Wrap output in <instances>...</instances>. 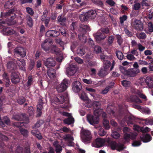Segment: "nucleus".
Returning <instances> with one entry per match:
<instances>
[{
  "label": "nucleus",
  "mask_w": 153,
  "mask_h": 153,
  "mask_svg": "<svg viewBox=\"0 0 153 153\" xmlns=\"http://www.w3.org/2000/svg\"><path fill=\"white\" fill-rule=\"evenodd\" d=\"M6 22L2 19H0V29H2L5 27Z\"/></svg>",
  "instance_id": "nucleus-58"
},
{
  "label": "nucleus",
  "mask_w": 153,
  "mask_h": 153,
  "mask_svg": "<svg viewBox=\"0 0 153 153\" xmlns=\"http://www.w3.org/2000/svg\"><path fill=\"white\" fill-rule=\"evenodd\" d=\"M112 137L115 139L119 138L120 136V134L117 131L113 132L111 134Z\"/></svg>",
  "instance_id": "nucleus-50"
},
{
  "label": "nucleus",
  "mask_w": 153,
  "mask_h": 153,
  "mask_svg": "<svg viewBox=\"0 0 153 153\" xmlns=\"http://www.w3.org/2000/svg\"><path fill=\"white\" fill-rule=\"evenodd\" d=\"M7 67L9 71L11 72H13L16 69V66L15 62V60L13 61H9L7 63Z\"/></svg>",
  "instance_id": "nucleus-21"
},
{
  "label": "nucleus",
  "mask_w": 153,
  "mask_h": 153,
  "mask_svg": "<svg viewBox=\"0 0 153 153\" xmlns=\"http://www.w3.org/2000/svg\"><path fill=\"white\" fill-rule=\"evenodd\" d=\"M93 2L94 4L101 7H102L104 5L103 3L100 0H94Z\"/></svg>",
  "instance_id": "nucleus-49"
},
{
  "label": "nucleus",
  "mask_w": 153,
  "mask_h": 153,
  "mask_svg": "<svg viewBox=\"0 0 153 153\" xmlns=\"http://www.w3.org/2000/svg\"><path fill=\"white\" fill-rule=\"evenodd\" d=\"M141 144L140 141L135 140L133 141L132 143V145L134 147L140 146Z\"/></svg>",
  "instance_id": "nucleus-60"
},
{
  "label": "nucleus",
  "mask_w": 153,
  "mask_h": 153,
  "mask_svg": "<svg viewBox=\"0 0 153 153\" xmlns=\"http://www.w3.org/2000/svg\"><path fill=\"white\" fill-rule=\"evenodd\" d=\"M148 29L150 33L153 32V25L152 22H149L148 24Z\"/></svg>",
  "instance_id": "nucleus-51"
},
{
  "label": "nucleus",
  "mask_w": 153,
  "mask_h": 153,
  "mask_svg": "<svg viewBox=\"0 0 153 153\" xmlns=\"http://www.w3.org/2000/svg\"><path fill=\"white\" fill-rule=\"evenodd\" d=\"M5 124L7 125L10 124V120L7 116L4 117L2 119L0 118V126L3 127L5 126Z\"/></svg>",
  "instance_id": "nucleus-19"
},
{
  "label": "nucleus",
  "mask_w": 153,
  "mask_h": 153,
  "mask_svg": "<svg viewBox=\"0 0 153 153\" xmlns=\"http://www.w3.org/2000/svg\"><path fill=\"white\" fill-rule=\"evenodd\" d=\"M120 69L123 73L130 77H135L137 74L140 72V70L138 69L130 68L126 70L125 68L122 66L120 68Z\"/></svg>",
  "instance_id": "nucleus-3"
},
{
  "label": "nucleus",
  "mask_w": 153,
  "mask_h": 153,
  "mask_svg": "<svg viewBox=\"0 0 153 153\" xmlns=\"http://www.w3.org/2000/svg\"><path fill=\"white\" fill-rule=\"evenodd\" d=\"M67 74L68 76H73L76 72V66L73 65L67 68L66 69Z\"/></svg>",
  "instance_id": "nucleus-16"
},
{
  "label": "nucleus",
  "mask_w": 153,
  "mask_h": 153,
  "mask_svg": "<svg viewBox=\"0 0 153 153\" xmlns=\"http://www.w3.org/2000/svg\"><path fill=\"white\" fill-rule=\"evenodd\" d=\"M11 80L12 83L16 84L20 82V79L19 74L15 72H12L11 75Z\"/></svg>",
  "instance_id": "nucleus-11"
},
{
  "label": "nucleus",
  "mask_w": 153,
  "mask_h": 153,
  "mask_svg": "<svg viewBox=\"0 0 153 153\" xmlns=\"http://www.w3.org/2000/svg\"><path fill=\"white\" fill-rule=\"evenodd\" d=\"M108 73V72L103 68H101L98 73V75L101 77L106 76Z\"/></svg>",
  "instance_id": "nucleus-29"
},
{
  "label": "nucleus",
  "mask_w": 153,
  "mask_h": 153,
  "mask_svg": "<svg viewBox=\"0 0 153 153\" xmlns=\"http://www.w3.org/2000/svg\"><path fill=\"white\" fill-rule=\"evenodd\" d=\"M63 121L65 124L69 125L74 123V119L72 116H71L68 118L64 119Z\"/></svg>",
  "instance_id": "nucleus-36"
},
{
  "label": "nucleus",
  "mask_w": 153,
  "mask_h": 153,
  "mask_svg": "<svg viewBox=\"0 0 153 153\" xmlns=\"http://www.w3.org/2000/svg\"><path fill=\"white\" fill-rule=\"evenodd\" d=\"M145 81L146 85L150 88H152L153 87V81L151 77H146Z\"/></svg>",
  "instance_id": "nucleus-32"
},
{
  "label": "nucleus",
  "mask_w": 153,
  "mask_h": 153,
  "mask_svg": "<svg viewBox=\"0 0 153 153\" xmlns=\"http://www.w3.org/2000/svg\"><path fill=\"white\" fill-rule=\"evenodd\" d=\"M106 142L109 146H110L111 149H115L117 145V143L115 141L111 140L110 138H106Z\"/></svg>",
  "instance_id": "nucleus-23"
},
{
  "label": "nucleus",
  "mask_w": 153,
  "mask_h": 153,
  "mask_svg": "<svg viewBox=\"0 0 153 153\" xmlns=\"http://www.w3.org/2000/svg\"><path fill=\"white\" fill-rule=\"evenodd\" d=\"M69 81L65 79L63 80V82L58 85L56 90L58 93H61L64 91L67 88V85L69 84Z\"/></svg>",
  "instance_id": "nucleus-9"
},
{
  "label": "nucleus",
  "mask_w": 153,
  "mask_h": 153,
  "mask_svg": "<svg viewBox=\"0 0 153 153\" xmlns=\"http://www.w3.org/2000/svg\"><path fill=\"white\" fill-rule=\"evenodd\" d=\"M53 42L48 39L44 40L41 45L42 49L47 53H51L59 55L60 53L59 49L54 45H52Z\"/></svg>",
  "instance_id": "nucleus-1"
},
{
  "label": "nucleus",
  "mask_w": 153,
  "mask_h": 153,
  "mask_svg": "<svg viewBox=\"0 0 153 153\" xmlns=\"http://www.w3.org/2000/svg\"><path fill=\"white\" fill-rule=\"evenodd\" d=\"M114 61H113V64L111 65V62L107 60H104L103 62L104 65L103 66V68L106 69L108 71V69L111 66L110 68V71H111L113 69L114 66Z\"/></svg>",
  "instance_id": "nucleus-18"
},
{
  "label": "nucleus",
  "mask_w": 153,
  "mask_h": 153,
  "mask_svg": "<svg viewBox=\"0 0 153 153\" xmlns=\"http://www.w3.org/2000/svg\"><path fill=\"white\" fill-rule=\"evenodd\" d=\"M27 12L31 16H33L34 14V11L30 7H27L26 8Z\"/></svg>",
  "instance_id": "nucleus-56"
},
{
  "label": "nucleus",
  "mask_w": 153,
  "mask_h": 153,
  "mask_svg": "<svg viewBox=\"0 0 153 153\" xmlns=\"http://www.w3.org/2000/svg\"><path fill=\"white\" fill-rule=\"evenodd\" d=\"M19 131L22 135L27 137L28 136V131L27 130L22 128H19Z\"/></svg>",
  "instance_id": "nucleus-40"
},
{
  "label": "nucleus",
  "mask_w": 153,
  "mask_h": 153,
  "mask_svg": "<svg viewBox=\"0 0 153 153\" xmlns=\"http://www.w3.org/2000/svg\"><path fill=\"white\" fill-rule=\"evenodd\" d=\"M34 65V62L33 60L31 61L30 63L29 66L28 67L29 70L30 71L32 70L33 68Z\"/></svg>",
  "instance_id": "nucleus-61"
},
{
  "label": "nucleus",
  "mask_w": 153,
  "mask_h": 153,
  "mask_svg": "<svg viewBox=\"0 0 153 153\" xmlns=\"http://www.w3.org/2000/svg\"><path fill=\"white\" fill-rule=\"evenodd\" d=\"M94 51L96 53H100L101 52V48L99 46H95L94 49Z\"/></svg>",
  "instance_id": "nucleus-53"
},
{
  "label": "nucleus",
  "mask_w": 153,
  "mask_h": 153,
  "mask_svg": "<svg viewBox=\"0 0 153 153\" xmlns=\"http://www.w3.org/2000/svg\"><path fill=\"white\" fill-rule=\"evenodd\" d=\"M1 33L4 35L9 36L15 33V32L10 27H4L1 31Z\"/></svg>",
  "instance_id": "nucleus-15"
},
{
  "label": "nucleus",
  "mask_w": 153,
  "mask_h": 153,
  "mask_svg": "<svg viewBox=\"0 0 153 153\" xmlns=\"http://www.w3.org/2000/svg\"><path fill=\"white\" fill-rule=\"evenodd\" d=\"M149 0H142L141 2V5L142 6H148L149 4Z\"/></svg>",
  "instance_id": "nucleus-52"
},
{
  "label": "nucleus",
  "mask_w": 153,
  "mask_h": 153,
  "mask_svg": "<svg viewBox=\"0 0 153 153\" xmlns=\"http://www.w3.org/2000/svg\"><path fill=\"white\" fill-rule=\"evenodd\" d=\"M45 65L47 68L53 67L55 65V62L54 59L52 58H49L44 62Z\"/></svg>",
  "instance_id": "nucleus-17"
},
{
  "label": "nucleus",
  "mask_w": 153,
  "mask_h": 153,
  "mask_svg": "<svg viewBox=\"0 0 153 153\" xmlns=\"http://www.w3.org/2000/svg\"><path fill=\"white\" fill-rule=\"evenodd\" d=\"M66 19L65 17L62 15H59L57 18V21L62 26L65 25H66Z\"/></svg>",
  "instance_id": "nucleus-25"
},
{
  "label": "nucleus",
  "mask_w": 153,
  "mask_h": 153,
  "mask_svg": "<svg viewBox=\"0 0 153 153\" xmlns=\"http://www.w3.org/2000/svg\"><path fill=\"white\" fill-rule=\"evenodd\" d=\"M103 124L106 130H108L110 128L109 123L107 120L104 119L103 121Z\"/></svg>",
  "instance_id": "nucleus-42"
},
{
  "label": "nucleus",
  "mask_w": 153,
  "mask_h": 153,
  "mask_svg": "<svg viewBox=\"0 0 153 153\" xmlns=\"http://www.w3.org/2000/svg\"><path fill=\"white\" fill-rule=\"evenodd\" d=\"M136 36L139 39H144L146 38V35L145 33L141 32L137 33L136 34Z\"/></svg>",
  "instance_id": "nucleus-39"
},
{
  "label": "nucleus",
  "mask_w": 153,
  "mask_h": 153,
  "mask_svg": "<svg viewBox=\"0 0 153 153\" xmlns=\"http://www.w3.org/2000/svg\"><path fill=\"white\" fill-rule=\"evenodd\" d=\"M130 134L126 133L124 134V138L126 141L129 140L130 139Z\"/></svg>",
  "instance_id": "nucleus-64"
},
{
  "label": "nucleus",
  "mask_w": 153,
  "mask_h": 153,
  "mask_svg": "<svg viewBox=\"0 0 153 153\" xmlns=\"http://www.w3.org/2000/svg\"><path fill=\"white\" fill-rule=\"evenodd\" d=\"M106 2L111 6H114L116 3L112 0H107Z\"/></svg>",
  "instance_id": "nucleus-62"
},
{
  "label": "nucleus",
  "mask_w": 153,
  "mask_h": 153,
  "mask_svg": "<svg viewBox=\"0 0 153 153\" xmlns=\"http://www.w3.org/2000/svg\"><path fill=\"white\" fill-rule=\"evenodd\" d=\"M131 101L133 102L141 103V100L136 96L133 95L130 97Z\"/></svg>",
  "instance_id": "nucleus-37"
},
{
  "label": "nucleus",
  "mask_w": 153,
  "mask_h": 153,
  "mask_svg": "<svg viewBox=\"0 0 153 153\" xmlns=\"http://www.w3.org/2000/svg\"><path fill=\"white\" fill-rule=\"evenodd\" d=\"M80 20L82 22H84L87 21L88 19V17L86 14H82L80 15L79 16Z\"/></svg>",
  "instance_id": "nucleus-45"
},
{
  "label": "nucleus",
  "mask_w": 153,
  "mask_h": 153,
  "mask_svg": "<svg viewBox=\"0 0 153 153\" xmlns=\"http://www.w3.org/2000/svg\"><path fill=\"white\" fill-rule=\"evenodd\" d=\"M94 114V115H93L88 114L87 115L88 121L90 124L92 125L97 124L99 123V118L98 114L97 115Z\"/></svg>",
  "instance_id": "nucleus-5"
},
{
  "label": "nucleus",
  "mask_w": 153,
  "mask_h": 153,
  "mask_svg": "<svg viewBox=\"0 0 153 153\" xmlns=\"http://www.w3.org/2000/svg\"><path fill=\"white\" fill-rule=\"evenodd\" d=\"M89 29V27L87 25L81 24L80 26L79 31L81 33L79 35H78L79 38L83 43L86 42V37L84 35Z\"/></svg>",
  "instance_id": "nucleus-2"
},
{
  "label": "nucleus",
  "mask_w": 153,
  "mask_h": 153,
  "mask_svg": "<svg viewBox=\"0 0 153 153\" xmlns=\"http://www.w3.org/2000/svg\"><path fill=\"white\" fill-rule=\"evenodd\" d=\"M116 55L118 58L120 60H122L123 58L124 55L122 52L118 51H116Z\"/></svg>",
  "instance_id": "nucleus-46"
},
{
  "label": "nucleus",
  "mask_w": 153,
  "mask_h": 153,
  "mask_svg": "<svg viewBox=\"0 0 153 153\" xmlns=\"http://www.w3.org/2000/svg\"><path fill=\"white\" fill-rule=\"evenodd\" d=\"M127 16L124 15L122 16H121L120 18V23L122 24L124 22L127 20Z\"/></svg>",
  "instance_id": "nucleus-55"
},
{
  "label": "nucleus",
  "mask_w": 153,
  "mask_h": 153,
  "mask_svg": "<svg viewBox=\"0 0 153 153\" xmlns=\"http://www.w3.org/2000/svg\"><path fill=\"white\" fill-rule=\"evenodd\" d=\"M39 102L40 103L38 104L37 105V110H42L43 108V103L42 100H41L39 101Z\"/></svg>",
  "instance_id": "nucleus-57"
},
{
  "label": "nucleus",
  "mask_w": 153,
  "mask_h": 153,
  "mask_svg": "<svg viewBox=\"0 0 153 153\" xmlns=\"http://www.w3.org/2000/svg\"><path fill=\"white\" fill-rule=\"evenodd\" d=\"M25 122H15L14 123V125L15 126H16L18 128H21L22 127L24 126Z\"/></svg>",
  "instance_id": "nucleus-47"
},
{
  "label": "nucleus",
  "mask_w": 153,
  "mask_h": 153,
  "mask_svg": "<svg viewBox=\"0 0 153 153\" xmlns=\"http://www.w3.org/2000/svg\"><path fill=\"white\" fill-rule=\"evenodd\" d=\"M121 83L126 88L128 87L131 85V83L130 81L126 80H123L121 81Z\"/></svg>",
  "instance_id": "nucleus-43"
},
{
  "label": "nucleus",
  "mask_w": 153,
  "mask_h": 153,
  "mask_svg": "<svg viewBox=\"0 0 153 153\" xmlns=\"http://www.w3.org/2000/svg\"><path fill=\"white\" fill-rule=\"evenodd\" d=\"M33 78L32 76H29L28 78V81L27 84H25L24 86L26 90L28 89L30 87L33 82Z\"/></svg>",
  "instance_id": "nucleus-30"
},
{
  "label": "nucleus",
  "mask_w": 153,
  "mask_h": 153,
  "mask_svg": "<svg viewBox=\"0 0 153 153\" xmlns=\"http://www.w3.org/2000/svg\"><path fill=\"white\" fill-rule=\"evenodd\" d=\"M64 138L65 140H68L69 141V146H72V141L74 140L73 137L71 135L68 134L65 135L64 136Z\"/></svg>",
  "instance_id": "nucleus-33"
},
{
  "label": "nucleus",
  "mask_w": 153,
  "mask_h": 153,
  "mask_svg": "<svg viewBox=\"0 0 153 153\" xmlns=\"http://www.w3.org/2000/svg\"><path fill=\"white\" fill-rule=\"evenodd\" d=\"M47 74L50 79H52L55 76L56 70L54 69L50 68L47 71Z\"/></svg>",
  "instance_id": "nucleus-31"
},
{
  "label": "nucleus",
  "mask_w": 153,
  "mask_h": 153,
  "mask_svg": "<svg viewBox=\"0 0 153 153\" xmlns=\"http://www.w3.org/2000/svg\"><path fill=\"white\" fill-rule=\"evenodd\" d=\"M100 104L98 101H94L92 103L93 107L95 109L94 111V114H99L97 109L100 107Z\"/></svg>",
  "instance_id": "nucleus-27"
},
{
  "label": "nucleus",
  "mask_w": 153,
  "mask_h": 153,
  "mask_svg": "<svg viewBox=\"0 0 153 153\" xmlns=\"http://www.w3.org/2000/svg\"><path fill=\"white\" fill-rule=\"evenodd\" d=\"M131 25L137 30H142L143 29V24L140 20L135 19L131 22Z\"/></svg>",
  "instance_id": "nucleus-8"
},
{
  "label": "nucleus",
  "mask_w": 153,
  "mask_h": 153,
  "mask_svg": "<svg viewBox=\"0 0 153 153\" xmlns=\"http://www.w3.org/2000/svg\"><path fill=\"white\" fill-rule=\"evenodd\" d=\"M107 36V35L106 36L105 35L102 33L99 30L95 34L94 37L97 41H100L105 39Z\"/></svg>",
  "instance_id": "nucleus-20"
},
{
  "label": "nucleus",
  "mask_w": 153,
  "mask_h": 153,
  "mask_svg": "<svg viewBox=\"0 0 153 153\" xmlns=\"http://www.w3.org/2000/svg\"><path fill=\"white\" fill-rule=\"evenodd\" d=\"M24 115L23 114H16L13 116L12 119L18 121H22L23 119Z\"/></svg>",
  "instance_id": "nucleus-35"
},
{
  "label": "nucleus",
  "mask_w": 153,
  "mask_h": 153,
  "mask_svg": "<svg viewBox=\"0 0 153 153\" xmlns=\"http://www.w3.org/2000/svg\"><path fill=\"white\" fill-rule=\"evenodd\" d=\"M15 62L16 63L19 68L23 71L25 70V66L26 64L25 61L23 59H18L17 60L14 59Z\"/></svg>",
  "instance_id": "nucleus-14"
},
{
  "label": "nucleus",
  "mask_w": 153,
  "mask_h": 153,
  "mask_svg": "<svg viewBox=\"0 0 153 153\" xmlns=\"http://www.w3.org/2000/svg\"><path fill=\"white\" fill-rule=\"evenodd\" d=\"M141 140L144 143H147L150 141L152 139V137L149 134H146L140 137Z\"/></svg>",
  "instance_id": "nucleus-26"
},
{
  "label": "nucleus",
  "mask_w": 153,
  "mask_h": 153,
  "mask_svg": "<svg viewBox=\"0 0 153 153\" xmlns=\"http://www.w3.org/2000/svg\"><path fill=\"white\" fill-rule=\"evenodd\" d=\"M53 145L55 147V151L56 153H61L62 151V146L59 144L58 141H56L54 142Z\"/></svg>",
  "instance_id": "nucleus-28"
},
{
  "label": "nucleus",
  "mask_w": 153,
  "mask_h": 153,
  "mask_svg": "<svg viewBox=\"0 0 153 153\" xmlns=\"http://www.w3.org/2000/svg\"><path fill=\"white\" fill-rule=\"evenodd\" d=\"M14 2L12 0H9L6 2L4 5V8L6 9L11 8L13 5Z\"/></svg>",
  "instance_id": "nucleus-38"
},
{
  "label": "nucleus",
  "mask_w": 153,
  "mask_h": 153,
  "mask_svg": "<svg viewBox=\"0 0 153 153\" xmlns=\"http://www.w3.org/2000/svg\"><path fill=\"white\" fill-rule=\"evenodd\" d=\"M27 22L29 27H31L33 26V20L32 18L29 16L27 18Z\"/></svg>",
  "instance_id": "nucleus-44"
},
{
  "label": "nucleus",
  "mask_w": 153,
  "mask_h": 153,
  "mask_svg": "<svg viewBox=\"0 0 153 153\" xmlns=\"http://www.w3.org/2000/svg\"><path fill=\"white\" fill-rule=\"evenodd\" d=\"M135 120L134 117L132 115L129 116L126 120V123L129 125L130 124H133Z\"/></svg>",
  "instance_id": "nucleus-34"
},
{
  "label": "nucleus",
  "mask_w": 153,
  "mask_h": 153,
  "mask_svg": "<svg viewBox=\"0 0 153 153\" xmlns=\"http://www.w3.org/2000/svg\"><path fill=\"white\" fill-rule=\"evenodd\" d=\"M100 31L105 34V33L107 34L109 33V30L108 28H102L100 30Z\"/></svg>",
  "instance_id": "nucleus-63"
},
{
  "label": "nucleus",
  "mask_w": 153,
  "mask_h": 153,
  "mask_svg": "<svg viewBox=\"0 0 153 153\" xmlns=\"http://www.w3.org/2000/svg\"><path fill=\"white\" fill-rule=\"evenodd\" d=\"M117 42L120 45H121L123 42V40L120 35H118L117 36Z\"/></svg>",
  "instance_id": "nucleus-59"
},
{
  "label": "nucleus",
  "mask_w": 153,
  "mask_h": 153,
  "mask_svg": "<svg viewBox=\"0 0 153 153\" xmlns=\"http://www.w3.org/2000/svg\"><path fill=\"white\" fill-rule=\"evenodd\" d=\"M14 55L18 57L22 58L25 57L26 55V52L24 49L22 47H16L14 50Z\"/></svg>",
  "instance_id": "nucleus-7"
},
{
  "label": "nucleus",
  "mask_w": 153,
  "mask_h": 153,
  "mask_svg": "<svg viewBox=\"0 0 153 153\" xmlns=\"http://www.w3.org/2000/svg\"><path fill=\"white\" fill-rule=\"evenodd\" d=\"M60 33L59 31L49 30H48L45 33V36L48 37L56 38L59 36Z\"/></svg>",
  "instance_id": "nucleus-13"
},
{
  "label": "nucleus",
  "mask_w": 153,
  "mask_h": 153,
  "mask_svg": "<svg viewBox=\"0 0 153 153\" xmlns=\"http://www.w3.org/2000/svg\"><path fill=\"white\" fill-rule=\"evenodd\" d=\"M26 99L23 97H21L19 98L17 100V102L18 104L22 105L25 102Z\"/></svg>",
  "instance_id": "nucleus-48"
},
{
  "label": "nucleus",
  "mask_w": 153,
  "mask_h": 153,
  "mask_svg": "<svg viewBox=\"0 0 153 153\" xmlns=\"http://www.w3.org/2000/svg\"><path fill=\"white\" fill-rule=\"evenodd\" d=\"M144 121V123L146 124V125H148L149 124L151 125H153V119H141V121Z\"/></svg>",
  "instance_id": "nucleus-41"
},
{
  "label": "nucleus",
  "mask_w": 153,
  "mask_h": 153,
  "mask_svg": "<svg viewBox=\"0 0 153 153\" xmlns=\"http://www.w3.org/2000/svg\"><path fill=\"white\" fill-rule=\"evenodd\" d=\"M72 87L75 93H78L82 89V85L79 82L76 81L73 83Z\"/></svg>",
  "instance_id": "nucleus-12"
},
{
  "label": "nucleus",
  "mask_w": 153,
  "mask_h": 153,
  "mask_svg": "<svg viewBox=\"0 0 153 153\" xmlns=\"http://www.w3.org/2000/svg\"><path fill=\"white\" fill-rule=\"evenodd\" d=\"M106 132H105L104 129L102 128H100L99 130L98 134L101 136H103L106 134Z\"/></svg>",
  "instance_id": "nucleus-54"
},
{
  "label": "nucleus",
  "mask_w": 153,
  "mask_h": 153,
  "mask_svg": "<svg viewBox=\"0 0 153 153\" xmlns=\"http://www.w3.org/2000/svg\"><path fill=\"white\" fill-rule=\"evenodd\" d=\"M65 100L64 97L62 94L57 95L53 99L54 102L61 104H63Z\"/></svg>",
  "instance_id": "nucleus-22"
},
{
  "label": "nucleus",
  "mask_w": 153,
  "mask_h": 153,
  "mask_svg": "<svg viewBox=\"0 0 153 153\" xmlns=\"http://www.w3.org/2000/svg\"><path fill=\"white\" fill-rule=\"evenodd\" d=\"M81 137L84 143L90 142L92 137L91 132L87 130H83L81 133Z\"/></svg>",
  "instance_id": "nucleus-4"
},
{
  "label": "nucleus",
  "mask_w": 153,
  "mask_h": 153,
  "mask_svg": "<svg viewBox=\"0 0 153 153\" xmlns=\"http://www.w3.org/2000/svg\"><path fill=\"white\" fill-rule=\"evenodd\" d=\"M106 141V138H102L98 137L92 143L93 147L99 148L104 146V144Z\"/></svg>",
  "instance_id": "nucleus-6"
},
{
  "label": "nucleus",
  "mask_w": 153,
  "mask_h": 153,
  "mask_svg": "<svg viewBox=\"0 0 153 153\" xmlns=\"http://www.w3.org/2000/svg\"><path fill=\"white\" fill-rule=\"evenodd\" d=\"M86 14L88 18L94 19L96 16L97 13L95 10H91L88 11Z\"/></svg>",
  "instance_id": "nucleus-24"
},
{
  "label": "nucleus",
  "mask_w": 153,
  "mask_h": 153,
  "mask_svg": "<svg viewBox=\"0 0 153 153\" xmlns=\"http://www.w3.org/2000/svg\"><path fill=\"white\" fill-rule=\"evenodd\" d=\"M15 10L14 8L9 10L7 12L4 13L3 15L7 17L10 21H12L16 17V15L14 13Z\"/></svg>",
  "instance_id": "nucleus-10"
}]
</instances>
